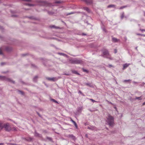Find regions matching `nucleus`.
I'll return each instance as SVG.
<instances>
[{
  "label": "nucleus",
  "instance_id": "nucleus-23",
  "mask_svg": "<svg viewBox=\"0 0 145 145\" xmlns=\"http://www.w3.org/2000/svg\"><path fill=\"white\" fill-rule=\"evenodd\" d=\"M85 84L87 86H89L90 87H91V84L90 83H86Z\"/></svg>",
  "mask_w": 145,
  "mask_h": 145
},
{
  "label": "nucleus",
  "instance_id": "nucleus-27",
  "mask_svg": "<svg viewBox=\"0 0 145 145\" xmlns=\"http://www.w3.org/2000/svg\"><path fill=\"white\" fill-rule=\"evenodd\" d=\"M61 3V1H57L55 2V3Z\"/></svg>",
  "mask_w": 145,
  "mask_h": 145
},
{
  "label": "nucleus",
  "instance_id": "nucleus-26",
  "mask_svg": "<svg viewBox=\"0 0 145 145\" xmlns=\"http://www.w3.org/2000/svg\"><path fill=\"white\" fill-rule=\"evenodd\" d=\"M51 100L56 103H58L54 99H51Z\"/></svg>",
  "mask_w": 145,
  "mask_h": 145
},
{
  "label": "nucleus",
  "instance_id": "nucleus-19",
  "mask_svg": "<svg viewBox=\"0 0 145 145\" xmlns=\"http://www.w3.org/2000/svg\"><path fill=\"white\" fill-rule=\"evenodd\" d=\"M131 81V80L130 79H129L127 80H124L123 81V82H129Z\"/></svg>",
  "mask_w": 145,
  "mask_h": 145
},
{
  "label": "nucleus",
  "instance_id": "nucleus-34",
  "mask_svg": "<svg viewBox=\"0 0 145 145\" xmlns=\"http://www.w3.org/2000/svg\"><path fill=\"white\" fill-rule=\"evenodd\" d=\"M106 101L108 103H109V104H112V103L111 102L109 101H108L107 100H106Z\"/></svg>",
  "mask_w": 145,
  "mask_h": 145
},
{
  "label": "nucleus",
  "instance_id": "nucleus-12",
  "mask_svg": "<svg viewBox=\"0 0 145 145\" xmlns=\"http://www.w3.org/2000/svg\"><path fill=\"white\" fill-rule=\"evenodd\" d=\"M35 135L36 137H41V135L39 134L38 133H37L36 131H35Z\"/></svg>",
  "mask_w": 145,
  "mask_h": 145
},
{
  "label": "nucleus",
  "instance_id": "nucleus-9",
  "mask_svg": "<svg viewBox=\"0 0 145 145\" xmlns=\"http://www.w3.org/2000/svg\"><path fill=\"white\" fill-rule=\"evenodd\" d=\"M85 2L88 4H90L92 3V0H85Z\"/></svg>",
  "mask_w": 145,
  "mask_h": 145
},
{
  "label": "nucleus",
  "instance_id": "nucleus-42",
  "mask_svg": "<svg viewBox=\"0 0 145 145\" xmlns=\"http://www.w3.org/2000/svg\"><path fill=\"white\" fill-rule=\"evenodd\" d=\"M73 123L74 124V125L77 124L75 122H74Z\"/></svg>",
  "mask_w": 145,
  "mask_h": 145
},
{
  "label": "nucleus",
  "instance_id": "nucleus-32",
  "mask_svg": "<svg viewBox=\"0 0 145 145\" xmlns=\"http://www.w3.org/2000/svg\"><path fill=\"white\" fill-rule=\"evenodd\" d=\"M125 6H123V7H120L119 8V9H122L123 8H125Z\"/></svg>",
  "mask_w": 145,
  "mask_h": 145
},
{
  "label": "nucleus",
  "instance_id": "nucleus-53",
  "mask_svg": "<svg viewBox=\"0 0 145 145\" xmlns=\"http://www.w3.org/2000/svg\"><path fill=\"white\" fill-rule=\"evenodd\" d=\"M32 66H34V65H32Z\"/></svg>",
  "mask_w": 145,
  "mask_h": 145
},
{
  "label": "nucleus",
  "instance_id": "nucleus-60",
  "mask_svg": "<svg viewBox=\"0 0 145 145\" xmlns=\"http://www.w3.org/2000/svg\"><path fill=\"white\" fill-rule=\"evenodd\" d=\"M109 58L110 59H111L110 58Z\"/></svg>",
  "mask_w": 145,
  "mask_h": 145
},
{
  "label": "nucleus",
  "instance_id": "nucleus-10",
  "mask_svg": "<svg viewBox=\"0 0 145 145\" xmlns=\"http://www.w3.org/2000/svg\"><path fill=\"white\" fill-rule=\"evenodd\" d=\"M112 40L114 42H117L119 41V40L115 38H112Z\"/></svg>",
  "mask_w": 145,
  "mask_h": 145
},
{
  "label": "nucleus",
  "instance_id": "nucleus-21",
  "mask_svg": "<svg viewBox=\"0 0 145 145\" xmlns=\"http://www.w3.org/2000/svg\"><path fill=\"white\" fill-rule=\"evenodd\" d=\"M2 48H0V55H3V53L2 52Z\"/></svg>",
  "mask_w": 145,
  "mask_h": 145
},
{
  "label": "nucleus",
  "instance_id": "nucleus-20",
  "mask_svg": "<svg viewBox=\"0 0 145 145\" xmlns=\"http://www.w3.org/2000/svg\"><path fill=\"white\" fill-rule=\"evenodd\" d=\"M82 107H79L78 108L77 110L78 112L80 111H81L82 110Z\"/></svg>",
  "mask_w": 145,
  "mask_h": 145
},
{
  "label": "nucleus",
  "instance_id": "nucleus-18",
  "mask_svg": "<svg viewBox=\"0 0 145 145\" xmlns=\"http://www.w3.org/2000/svg\"><path fill=\"white\" fill-rule=\"evenodd\" d=\"M115 6L114 5H110L108 6L107 7L108 8H110L112 7H115Z\"/></svg>",
  "mask_w": 145,
  "mask_h": 145
},
{
  "label": "nucleus",
  "instance_id": "nucleus-35",
  "mask_svg": "<svg viewBox=\"0 0 145 145\" xmlns=\"http://www.w3.org/2000/svg\"><path fill=\"white\" fill-rule=\"evenodd\" d=\"M19 92L20 93H21L22 95L24 94V93L23 92H22L21 91H19Z\"/></svg>",
  "mask_w": 145,
  "mask_h": 145
},
{
  "label": "nucleus",
  "instance_id": "nucleus-30",
  "mask_svg": "<svg viewBox=\"0 0 145 145\" xmlns=\"http://www.w3.org/2000/svg\"><path fill=\"white\" fill-rule=\"evenodd\" d=\"M13 129L14 131H16L17 129L15 127H13L12 129Z\"/></svg>",
  "mask_w": 145,
  "mask_h": 145
},
{
  "label": "nucleus",
  "instance_id": "nucleus-16",
  "mask_svg": "<svg viewBox=\"0 0 145 145\" xmlns=\"http://www.w3.org/2000/svg\"><path fill=\"white\" fill-rule=\"evenodd\" d=\"M84 10H86V11H87L88 12H89L90 10H89V8H88L86 7H84Z\"/></svg>",
  "mask_w": 145,
  "mask_h": 145
},
{
  "label": "nucleus",
  "instance_id": "nucleus-24",
  "mask_svg": "<svg viewBox=\"0 0 145 145\" xmlns=\"http://www.w3.org/2000/svg\"><path fill=\"white\" fill-rule=\"evenodd\" d=\"M50 27L52 28H55L56 29H58L59 28L58 27H56L55 25H52V26H51Z\"/></svg>",
  "mask_w": 145,
  "mask_h": 145
},
{
  "label": "nucleus",
  "instance_id": "nucleus-14",
  "mask_svg": "<svg viewBox=\"0 0 145 145\" xmlns=\"http://www.w3.org/2000/svg\"><path fill=\"white\" fill-rule=\"evenodd\" d=\"M135 99H137L138 101L142 99L141 97H136Z\"/></svg>",
  "mask_w": 145,
  "mask_h": 145
},
{
  "label": "nucleus",
  "instance_id": "nucleus-15",
  "mask_svg": "<svg viewBox=\"0 0 145 145\" xmlns=\"http://www.w3.org/2000/svg\"><path fill=\"white\" fill-rule=\"evenodd\" d=\"M88 128L89 129L92 130H94L95 129V127L93 126L91 127H88Z\"/></svg>",
  "mask_w": 145,
  "mask_h": 145
},
{
  "label": "nucleus",
  "instance_id": "nucleus-58",
  "mask_svg": "<svg viewBox=\"0 0 145 145\" xmlns=\"http://www.w3.org/2000/svg\"><path fill=\"white\" fill-rule=\"evenodd\" d=\"M116 84H117V82L116 81Z\"/></svg>",
  "mask_w": 145,
  "mask_h": 145
},
{
  "label": "nucleus",
  "instance_id": "nucleus-56",
  "mask_svg": "<svg viewBox=\"0 0 145 145\" xmlns=\"http://www.w3.org/2000/svg\"><path fill=\"white\" fill-rule=\"evenodd\" d=\"M23 55L24 56H25V54H23Z\"/></svg>",
  "mask_w": 145,
  "mask_h": 145
},
{
  "label": "nucleus",
  "instance_id": "nucleus-8",
  "mask_svg": "<svg viewBox=\"0 0 145 145\" xmlns=\"http://www.w3.org/2000/svg\"><path fill=\"white\" fill-rule=\"evenodd\" d=\"M130 65V63H125L123 65V69L124 70L125 69L127 68L128 66Z\"/></svg>",
  "mask_w": 145,
  "mask_h": 145
},
{
  "label": "nucleus",
  "instance_id": "nucleus-41",
  "mask_svg": "<svg viewBox=\"0 0 145 145\" xmlns=\"http://www.w3.org/2000/svg\"><path fill=\"white\" fill-rule=\"evenodd\" d=\"M74 126H75L76 129L78 128V126L77 124L76 125H75Z\"/></svg>",
  "mask_w": 145,
  "mask_h": 145
},
{
  "label": "nucleus",
  "instance_id": "nucleus-33",
  "mask_svg": "<svg viewBox=\"0 0 145 145\" xmlns=\"http://www.w3.org/2000/svg\"><path fill=\"white\" fill-rule=\"evenodd\" d=\"M90 100H91L93 103H94V102H96V101L95 100H93L92 99H90Z\"/></svg>",
  "mask_w": 145,
  "mask_h": 145
},
{
  "label": "nucleus",
  "instance_id": "nucleus-48",
  "mask_svg": "<svg viewBox=\"0 0 145 145\" xmlns=\"http://www.w3.org/2000/svg\"><path fill=\"white\" fill-rule=\"evenodd\" d=\"M3 144L2 143H0V145H3Z\"/></svg>",
  "mask_w": 145,
  "mask_h": 145
},
{
  "label": "nucleus",
  "instance_id": "nucleus-1",
  "mask_svg": "<svg viewBox=\"0 0 145 145\" xmlns=\"http://www.w3.org/2000/svg\"><path fill=\"white\" fill-rule=\"evenodd\" d=\"M107 122L110 126L112 127L114 125V118L112 116L108 114L107 118Z\"/></svg>",
  "mask_w": 145,
  "mask_h": 145
},
{
  "label": "nucleus",
  "instance_id": "nucleus-52",
  "mask_svg": "<svg viewBox=\"0 0 145 145\" xmlns=\"http://www.w3.org/2000/svg\"><path fill=\"white\" fill-rule=\"evenodd\" d=\"M86 137H87V135H86Z\"/></svg>",
  "mask_w": 145,
  "mask_h": 145
},
{
  "label": "nucleus",
  "instance_id": "nucleus-17",
  "mask_svg": "<svg viewBox=\"0 0 145 145\" xmlns=\"http://www.w3.org/2000/svg\"><path fill=\"white\" fill-rule=\"evenodd\" d=\"M72 72L73 73L75 74H78V75L80 74L79 73H78L76 71H74V70L72 71Z\"/></svg>",
  "mask_w": 145,
  "mask_h": 145
},
{
  "label": "nucleus",
  "instance_id": "nucleus-50",
  "mask_svg": "<svg viewBox=\"0 0 145 145\" xmlns=\"http://www.w3.org/2000/svg\"><path fill=\"white\" fill-rule=\"evenodd\" d=\"M65 74L67 75H69V74Z\"/></svg>",
  "mask_w": 145,
  "mask_h": 145
},
{
  "label": "nucleus",
  "instance_id": "nucleus-37",
  "mask_svg": "<svg viewBox=\"0 0 145 145\" xmlns=\"http://www.w3.org/2000/svg\"><path fill=\"white\" fill-rule=\"evenodd\" d=\"M71 121L73 123L74 122H75V121H74V120H73L72 119V118H71Z\"/></svg>",
  "mask_w": 145,
  "mask_h": 145
},
{
  "label": "nucleus",
  "instance_id": "nucleus-47",
  "mask_svg": "<svg viewBox=\"0 0 145 145\" xmlns=\"http://www.w3.org/2000/svg\"><path fill=\"white\" fill-rule=\"evenodd\" d=\"M26 5H29V6H32V5H31V4H27Z\"/></svg>",
  "mask_w": 145,
  "mask_h": 145
},
{
  "label": "nucleus",
  "instance_id": "nucleus-13",
  "mask_svg": "<svg viewBox=\"0 0 145 145\" xmlns=\"http://www.w3.org/2000/svg\"><path fill=\"white\" fill-rule=\"evenodd\" d=\"M69 137L72 138V139L74 140L75 138V137L72 135H69Z\"/></svg>",
  "mask_w": 145,
  "mask_h": 145
},
{
  "label": "nucleus",
  "instance_id": "nucleus-40",
  "mask_svg": "<svg viewBox=\"0 0 145 145\" xmlns=\"http://www.w3.org/2000/svg\"><path fill=\"white\" fill-rule=\"evenodd\" d=\"M48 13L49 14H53V13H52V12H48Z\"/></svg>",
  "mask_w": 145,
  "mask_h": 145
},
{
  "label": "nucleus",
  "instance_id": "nucleus-25",
  "mask_svg": "<svg viewBox=\"0 0 145 145\" xmlns=\"http://www.w3.org/2000/svg\"><path fill=\"white\" fill-rule=\"evenodd\" d=\"M78 93L79 94H81V95H82L83 96H84V94H83V93H82V91H78Z\"/></svg>",
  "mask_w": 145,
  "mask_h": 145
},
{
  "label": "nucleus",
  "instance_id": "nucleus-7",
  "mask_svg": "<svg viewBox=\"0 0 145 145\" xmlns=\"http://www.w3.org/2000/svg\"><path fill=\"white\" fill-rule=\"evenodd\" d=\"M4 124L3 122L0 121V131L3 128Z\"/></svg>",
  "mask_w": 145,
  "mask_h": 145
},
{
  "label": "nucleus",
  "instance_id": "nucleus-44",
  "mask_svg": "<svg viewBox=\"0 0 145 145\" xmlns=\"http://www.w3.org/2000/svg\"><path fill=\"white\" fill-rule=\"evenodd\" d=\"M133 83H134V84H137V82H134V81H133Z\"/></svg>",
  "mask_w": 145,
  "mask_h": 145
},
{
  "label": "nucleus",
  "instance_id": "nucleus-46",
  "mask_svg": "<svg viewBox=\"0 0 145 145\" xmlns=\"http://www.w3.org/2000/svg\"><path fill=\"white\" fill-rule=\"evenodd\" d=\"M135 49L137 50V51H138V49H137V47L135 48Z\"/></svg>",
  "mask_w": 145,
  "mask_h": 145
},
{
  "label": "nucleus",
  "instance_id": "nucleus-2",
  "mask_svg": "<svg viewBox=\"0 0 145 145\" xmlns=\"http://www.w3.org/2000/svg\"><path fill=\"white\" fill-rule=\"evenodd\" d=\"M70 63L72 64H82L83 63V61L80 59L77 58H71L69 59Z\"/></svg>",
  "mask_w": 145,
  "mask_h": 145
},
{
  "label": "nucleus",
  "instance_id": "nucleus-43",
  "mask_svg": "<svg viewBox=\"0 0 145 145\" xmlns=\"http://www.w3.org/2000/svg\"><path fill=\"white\" fill-rule=\"evenodd\" d=\"M103 30L105 32H106L105 29L104 28H103Z\"/></svg>",
  "mask_w": 145,
  "mask_h": 145
},
{
  "label": "nucleus",
  "instance_id": "nucleus-5",
  "mask_svg": "<svg viewBox=\"0 0 145 145\" xmlns=\"http://www.w3.org/2000/svg\"><path fill=\"white\" fill-rule=\"evenodd\" d=\"M103 55H102L103 57L106 58H109L108 56H109V54L107 50H105L103 52Z\"/></svg>",
  "mask_w": 145,
  "mask_h": 145
},
{
  "label": "nucleus",
  "instance_id": "nucleus-4",
  "mask_svg": "<svg viewBox=\"0 0 145 145\" xmlns=\"http://www.w3.org/2000/svg\"><path fill=\"white\" fill-rule=\"evenodd\" d=\"M0 80H6L12 82L13 83H14L15 82L14 81H12L10 79L7 78L5 76H0Z\"/></svg>",
  "mask_w": 145,
  "mask_h": 145
},
{
  "label": "nucleus",
  "instance_id": "nucleus-22",
  "mask_svg": "<svg viewBox=\"0 0 145 145\" xmlns=\"http://www.w3.org/2000/svg\"><path fill=\"white\" fill-rule=\"evenodd\" d=\"M58 54L60 55H62V56H67V55H66V54H64V53H59Z\"/></svg>",
  "mask_w": 145,
  "mask_h": 145
},
{
  "label": "nucleus",
  "instance_id": "nucleus-29",
  "mask_svg": "<svg viewBox=\"0 0 145 145\" xmlns=\"http://www.w3.org/2000/svg\"><path fill=\"white\" fill-rule=\"evenodd\" d=\"M75 12H70V13H67V15H70V14H74V13Z\"/></svg>",
  "mask_w": 145,
  "mask_h": 145
},
{
  "label": "nucleus",
  "instance_id": "nucleus-39",
  "mask_svg": "<svg viewBox=\"0 0 145 145\" xmlns=\"http://www.w3.org/2000/svg\"><path fill=\"white\" fill-rule=\"evenodd\" d=\"M108 65V67H112V65H111L109 64V65Z\"/></svg>",
  "mask_w": 145,
  "mask_h": 145
},
{
  "label": "nucleus",
  "instance_id": "nucleus-38",
  "mask_svg": "<svg viewBox=\"0 0 145 145\" xmlns=\"http://www.w3.org/2000/svg\"><path fill=\"white\" fill-rule=\"evenodd\" d=\"M114 52L115 53H116L117 52V50L116 49H115L114 50Z\"/></svg>",
  "mask_w": 145,
  "mask_h": 145
},
{
  "label": "nucleus",
  "instance_id": "nucleus-49",
  "mask_svg": "<svg viewBox=\"0 0 145 145\" xmlns=\"http://www.w3.org/2000/svg\"><path fill=\"white\" fill-rule=\"evenodd\" d=\"M143 105H145V102L143 103Z\"/></svg>",
  "mask_w": 145,
  "mask_h": 145
},
{
  "label": "nucleus",
  "instance_id": "nucleus-3",
  "mask_svg": "<svg viewBox=\"0 0 145 145\" xmlns=\"http://www.w3.org/2000/svg\"><path fill=\"white\" fill-rule=\"evenodd\" d=\"M5 131H10L12 130V129L10 126L9 123H7L4 124V127Z\"/></svg>",
  "mask_w": 145,
  "mask_h": 145
},
{
  "label": "nucleus",
  "instance_id": "nucleus-59",
  "mask_svg": "<svg viewBox=\"0 0 145 145\" xmlns=\"http://www.w3.org/2000/svg\"><path fill=\"white\" fill-rule=\"evenodd\" d=\"M38 114H39V115L40 116V115H39V114H38Z\"/></svg>",
  "mask_w": 145,
  "mask_h": 145
},
{
  "label": "nucleus",
  "instance_id": "nucleus-11",
  "mask_svg": "<svg viewBox=\"0 0 145 145\" xmlns=\"http://www.w3.org/2000/svg\"><path fill=\"white\" fill-rule=\"evenodd\" d=\"M38 77L37 76H35L33 78V81L34 82H37V80Z\"/></svg>",
  "mask_w": 145,
  "mask_h": 145
},
{
  "label": "nucleus",
  "instance_id": "nucleus-31",
  "mask_svg": "<svg viewBox=\"0 0 145 145\" xmlns=\"http://www.w3.org/2000/svg\"><path fill=\"white\" fill-rule=\"evenodd\" d=\"M140 30L142 32L145 31V29H140Z\"/></svg>",
  "mask_w": 145,
  "mask_h": 145
},
{
  "label": "nucleus",
  "instance_id": "nucleus-57",
  "mask_svg": "<svg viewBox=\"0 0 145 145\" xmlns=\"http://www.w3.org/2000/svg\"><path fill=\"white\" fill-rule=\"evenodd\" d=\"M144 36H145V35H143Z\"/></svg>",
  "mask_w": 145,
  "mask_h": 145
},
{
  "label": "nucleus",
  "instance_id": "nucleus-36",
  "mask_svg": "<svg viewBox=\"0 0 145 145\" xmlns=\"http://www.w3.org/2000/svg\"><path fill=\"white\" fill-rule=\"evenodd\" d=\"M83 71L85 72H87V70L84 69H83Z\"/></svg>",
  "mask_w": 145,
  "mask_h": 145
},
{
  "label": "nucleus",
  "instance_id": "nucleus-51",
  "mask_svg": "<svg viewBox=\"0 0 145 145\" xmlns=\"http://www.w3.org/2000/svg\"><path fill=\"white\" fill-rule=\"evenodd\" d=\"M1 65H3V63H1Z\"/></svg>",
  "mask_w": 145,
  "mask_h": 145
},
{
  "label": "nucleus",
  "instance_id": "nucleus-54",
  "mask_svg": "<svg viewBox=\"0 0 145 145\" xmlns=\"http://www.w3.org/2000/svg\"><path fill=\"white\" fill-rule=\"evenodd\" d=\"M6 50H7L8 51V50H7V48H6Z\"/></svg>",
  "mask_w": 145,
  "mask_h": 145
},
{
  "label": "nucleus",
  "instance_id": "nucleus-28",
  "mask_svg": "<svg viewBox=\"0 0 145 145\" xmlns=\"http://www.w3.org/2000/svg\"><path fill=\"white\" fill-rule=\"evenodd\" d=\"M124 12H123L122 14H121V19H122L123 18V17L124 16Z\"/></svg>",
  "mask_w": 145,
  "mask_h": 145
},
{
  "label": "nucleus",
  "instance_id": "nucleus-6",
  "mask_svg": "<svg viewBox=\"0 0 145 145\" xmlns=\"http://www.w3.org/2000/svg\"><path fill=\"white\" fill-rule=\"evenodd\" d=\"M47 79L50 81H55L57 80V78H56L53 77V78H47Z\"/></svg>",
  "mask_w": 145,
  "mask_h": 145
},
{
  "label": "nucleus",
  "instance_id": "nucleus-45",
  "mask_svg": "<svg viewBox=\"0 0 145 145\" xmlns=\"http://www.w3.org/2000/svg\"><path fill=\"white\" fill-rule=\"evenodd\" d=\"M82 35H86V34H85V33H83L82 34Z\"/></svg>",
  "mask_w": 145,
  "mask_h": 145
},
{
  "label": "nucleus",
  "instance_id": "nucleus-55",
  "mask_svg": "<svg viewBox=\"0 0 145 145\" xmlns=\"http://www.w3.org/2000/svg\"><path fill=\"white\" fill-rule=\"evenodd\" d=\"M144 15L145 16V12H144Z\"/></svg>",
  "mask_w": 145,
  "mask_h": 145
}]
</instances>
